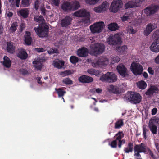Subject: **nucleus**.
Returning a JSON list of instances; mask_svg holds the SVG:
<instances>
[{
    "label": "nucleus",
    "instance_id": "40",
    "mask_svg": "<svg viewBox=\"0 0 159 159\" xmlns=\"http://www.w3.org/2000/svg\"><path fill=\"white\" fill-rule=\"evenodd\" d=\"M73 73V71L70 70H66L63 72H61L60 73V75L62 77H64L70 75Z\"/></svg>",
    "mask_w": 159,
    "mask_h": 159
},
{
    "label": "nucleus",
    "instance_id": "52",
    "mask_svg": "<svg viewBox=\"0 0 159 159\" xmlns=\"http://www.w3.org/2000/svg\"><path fill=\"white\" fill-rule=\"evenodd\" d=\"M121 20L124 22L129 20L127 13L125 14L122 17H121Z\"/></svg>",
    "mask_w": 159,
    "mask_h": 159
},
{
    "label": "nucleus",
    "instance_id": "29",
    "mask_svg": "<svg viewBox=\"0 0 159 159\" xmlns=\"http://www.w3.org/2000/svg\"><path fill=\"white\" fill-rule=\"evenodd\" d=\"M64 62L63 61L57 59L54 60L53 63V66L58 69H61L64 66Z\"/></svg>",
    "mask_w": 159,
    "mask_h": 159
},
{
    "label": "nucleus",
    "instance_id": "3",
    "mask_svg": "<svg viewBox=\"0 0 159 159\" xmlns=\"http://www.w3.org/2000/svg\"><path fill=\"white\" fill-rule=\"evenodd\" d=\"M123 137V133L121 132H119L114 137L116 139L112 141L111 143H109V145L112 148H115L117 147V144L118 143L119 147L120 148L122 144L125 143V141L124 140H121Z\"/></svg>",
    "mask_w": 159,
    "mask_h": 159
},
{
    "label": "nucleus",
    "instance_id": "1",
    "mask_svg": "<svg viewBox=\"0 0 159 159\" xmlns=\"http://www.w3.org/2000/svg\"><path fill=\"white\" fill-rule=\"evenodd\" d=\"M35 21L39 23H41L37 27H35L34 30L39 37L43 38L47 36L48 33V28L43 23L44 19L41 16H35Z\"/></svg>",
    "mask_w": 159,
    "mask_h": 159
},
{
    "label": "nucleus",
    "instance_id": "44",
    "mask_svg": "<svg viewBox=\"0 0 159 159\" xmlns=\"http://www.w3.org/2000/svg\"><path fill=\"white\" fill-rule=\"evenodd\" d=\"M129 20H132V21L136 20H135L136 16L135 13L134 12H132L130 13H127Z\"/></svg>",
    "mask_w": 159,
    "mask_h": 159
},
{
    "label": "nucleus",
    "instance_id": "34",
    "mask_svg": "<svg viewBox=\"0 0 159 159\" xmlns=\"http://www.w3.org/2000/svg\"><path fill=\"white\" fill-rule=\"evenodd\" d=\"M119 27L117 24L115 23H111L108 25V28L111 31H115L118 30Z\"/></svg>",
    "mask_w": 159,
    "mask_h": 159
},
{
    "label": "nucleus",
    "instance_id": "45",
    "mask_svg": "<svg viewBox=\"0 0 159 159\" xmlns=\"http://www.w3.org/2000/svg\"><path fill=\"white\" fill-rule=\"evenodd\" d=\"M70 61L72 64H75L78 61V57L74 56H72L70 57Z\"/></svg>",
    "mask_w": 159,
    "mask_h": 159
},
{
    "label": "nucleus",
    "instance_id": "19",
    "mask_svg": "<svg viewBox=\"0 0 159 159\" xmlns=\"http://www.w3.org/2000/svg\"><path fill=\"white\" fill-rule=\"evenodd\" d=\"M119 74L123 77H125L128 75L127 70L126 68L122 64L119 65L116 68Z\"/></svg>",
    "mask_w": 159,
    "mask_h": 159
},
{
    "label": "nucleus",
    "instance_id": "18",
    "mask_svg": "<svg viewBox=\"0 0 159 159\" xmlns=\"http://www.w3.org/2000/svg\"><path fill=\"white\" fill-rule=\"evenodd\" d=\"M159 121V119L158 118L151 119L149 121V128L153 134H156L157 133V127L154 125V124L155 122L158 123Z\"/></svg>",
    "mask_w": 159,
    "mask_h": 159
},
{
    "label": "nucleus",
    "instance_id": "39",
    "mask_svg": "<svg viewBox=\"0 0 159 159\" xmlns=\"http://www.w3.org/2000/svg\"><path fill=\"white\" fill-rule=\"evenodd\" d=\"M128 48L126 45H124L117 48L116 50L120 53L125 52L127 50Z\"/></svg>",
    "mask_w": 159,
    "mask_h": 159
},
{
    "label": "nucleus",
    "instance_id": "64",
    "mask_svg": "<svg viewBox=\"0 0 159 159\" xmlns=\"http://www.w3.org/2000/svg\"><path fill=\"white\" fill-rule=\"evenodd\" d=\"M6 14L8 17H11L12 16L13 13L11 12H6Z\"/></svg>",
    "mask_w": 159,
    "mask_h": 159
},
{
    "label": "nucleus",
    "instance_id": "7",
    "mask_svg": "<svg viewBox=\"0 0 159 159\" xmlns=\"http://www.w3.org/2000/svg\"><path fill=\"white\" fill-rule=\"evenodd\" d=\"M100 80L102 81L108 82H114L117 80V76L112 72H108L103 75L100 78Z\"/></svg>",
    "mask_w": 159,
    "mask_h": 159
},
{
    "label": "nucleus",
    "instance_id": "56",
    "mask_svg": "<svg viewBox=\"0 0 159 159\" xmlns=\"http://www.w3.org/2000/svg\"><path fill=\"white\" fill-rule=\"evenodd\" d=\"M148 72L151 75H153L154 74V70L151 67H149L147 70Z\"/></svg>",
    "mask_w": 159,
    "mask_h": 159
},
{
    "label": "nucleus",
    "instance_id": "22",
    "mask_svg": "<svg viewBox=\"0 0 159 159\" xmlns=\"http://www.w3.org/2000/svg\"><path fill=\"white\" fill-rule=\"evenodd\" d=\"M88 54V50L84 47L79 48L77 52V55L81 57H86L87 56Z\"/></svg>",
    "mask_w": 159,
    "mask_h": 159
},
{
    "label": "nucleus",
    "instance_id": "53",
    "mask_svg": "<svg viewBox=\"0 0 159 159\" xmlns=\"http://www.w3.org/2000/svg\"><path fill=\"white\" fill-rule=\"evenodd\" d=\"M57 52V49L55 48H52L51 50L48 51V52L49 54H52L53 53H56Z\"/></svg>",
    "mask_w": 159,
    "mask_h": 159
},
{
    "label": "nucleus",
    "instance_id": "47",
    "mask_svg": "<svg viewBox=\"0 0 159 159\" xmlns=\"http://www.w3.org/2000/svg\"><path fill=\"white\" fill-rule=\"evenodd\" d=\"M111 61L110 63L114 64L115 63L118 62L120 61V58L118 57H112L111 58Z\"/></svg>",
    "mask_w": 159,
    "mask_h": 159
},
{
    "label": "nucleus",
    "instance_id": "43",
    "mask_svg": "<svg viewBox=\"0 0 159 159\" xmlns=\"http://www.w3.org/2000/svg\"><path fill=\"white\" fill-rule=\"evenodd\" d=\"M123 122L122 119L118 120L115 124V128L116 129H118L121 127L123 125Z\"/></svg>",
    "mask_w": 159,
    "mask_h": 159
},
{
    "label": "nucleus",
    "instance_id": "35",
    "mask_svg": "<svg viewBox=\"0 0 159 159\" xmlns=\"http://www.w3.org/2000/svg\"><path fill=\"white\" fill-rule=\"evenodd\" d=\"M100 5L104 11L105 12L108 9L109 6V4L107 1H104Z\"/></svg>",
    "mask_w": 159,
    "mask_h": 159
},
{
    "label": "nucleus",
    "instance_id": "42",
    "mask_svg": "<svg viewBox=\"0 0 159 159\" xmlns=\"http://www.w3.org/2000/svg\"><path fill=\"white\" fill-rule=\"evenodd\" d=\"M93 11L96 13H102L105 12L100 5L94 8Z\"/></svg>",
    "mask_w": 159,
    "mask_h": 159
},
{
    "label": "nucleus",
    "instance_id": "54",
    "mask_svg": "<svg viewBox=\"0 0 159 159\" xmlns=\"http://www.w3.org/2000/svg\"><path fill=\"white\" fill-rule=\"evenodd\" d=\"M154 61L156 64H159V54L155 57Z\"/></svg>",
    "mask_w": 159,
    "mask_h": 159
},
{
    "label": "nucleus",
    "instance_id": "15",
    "mask_svg": "<svg viewBox=\"0 0 159 159\" xmlns=\"http://www.w3.org/2000/svg\"><path fill=\"white\" fill-rule=\"evenodd\" d=\"M159 7L156 5H152L147 7L143 10V12L147 16H151L155 13L158 9Z\"/></svg>",
    "mask_w": 159,
    "mask_h": 159
},
{
    "label": "nucleus",
    "instance_id": "36",
    "mask_svg": "<svg viewBox=\"0 0 159 159\" xmlns=\"http://www.w3.org/2000/svg\"><path fill=\"white\" fill-rule=\"evenodd\" d=\"M87 72L89 74L94 75L96 76H98L100 74V72L99 71L93 69L88 70Z\"/></svg>",
    "mask_w": 159,
    "mask_h": 159
},
{
    "label": "nucleus",
    "instance_id": "38",
    "mask_svg": "<svg viewBox=\"0 0 159 159\" xmlns=\"http://www.w3.org/2000/svg\"><path fill=\"white\" fill-rule=\"evenodd\" d=\"M133 146L132 143H129L128 144L127 147L125 148L124 151L126 153L132 152L133 149Z\"/></svg>",
    "mask_w": 159,
    "mask_h": 159
},
{
    "label": "nucleus",
    "instance_id": "21",
    "mask_svg": "<svg viewBox=\"0 0 159 159\" xmlns=\"http://www.w3.org/2000/svg\"><path fill=\"white\" fill-rule=\"evenodd\" d=\"M29 13V10L27 8L22 9L17 11V14L20 17L25 18L28 17Z\"/></svg>",
    "mask_w": 159,
    "mask_h": 159
},
{
    "label": "nucleus",
    "instance_id": "49",
    "mask_svg": "<svg viewBox=\"0 0 159 159\" xmlns=\"http://www.w3.org/2000/svg\"><path fill=\"white\" fill-rule=\"evenodd\" d=\"M17 26V23L14 22L13 23L10 28V30L12 32L15 31L16 30V27Z\"/></svg>",
    "mask_w": 159,
    "mask_h": 159
},
{
    "label": "nucleus",
    "instance_id": "33",
    "mask_svg": "<svg viewBox=\"0 0 159 159\" xmlns=\"http://www.w3.org/2000/svg\"><path fill=\"white\" fill-rule=\"evenodd\" d=\"M137 85L139 88L142 89H145L147 86L146 82L142 80L139 81L137 83Z\"/></svg>",
    "mask_w": 159,
    "mask_h": 159
},
{
    "label": "nucleus",
    "instance_id": "28",
    "mask_svg": "<svg viewBox=\"0 0 159 159\" xmlns=\"http://www.w3.org/2000/svg\"><path fill=\"white\" fill-rule=\"evenodd\" d=\"M158 90V89L157 87L151 86L146 92L145 94L147 95L150 96L153 95L154 93L156 92Z\"/></svg>",
    "mask_w": 159,
    "mask_h": 159
},
{
    "label": "nucleus",
    "instance_id": "23",
    "mask_svg": "<svg viewBox=\"0 0 159 159\" xmlns=\"http://www.w3.org/2000/svg\"><path fill=\"white\" fill-rule=\"evenodd\" d=\"M79 81L83 83H89L92 82L93 80V78L86 75H82L79 78Z\"/></svg>",
    "mask_w": 159,
    "mask_h": 159
},
{
    "label": "nucleus",
    "instance_id": "58",
    "mask_svg": "<svg viewBox=\"0 0 159 159\" xmlns=\"http://www.w3.org/2000/svg\"><path fill=\"white\" fill-rule=\"evenodd\" d=\"M35 50L36 51L39 52H43L45 51V50L42 48H35Z\"/></svg>",
    "mask_w": 159,
    "mask_h": 159
},
{
    "label": "nucleus",
    "instance_id": "57",
    "mask_svg": "<svg viewBox=\"0 0 159 159\" xmlns=\"http://www.w3.org/2000/svg\"><path fill=\"white\" fill-rule=\"evenodd\" d=\"M39 5V2L38 0L36 1L34 3V8L36 10H37L38 8Z\"/></svg>",
    "mask_w": 159,
    "mask_h": 159
},
{
    "label": "nucleus",
    "instance_id": "6",
    "mask_svg": "<svg viewBox=\"0 0 159 159\" xmlns=\"http://www.w3.org/2000/svg\"><path fill=\"white\" fill-rule=\"evenodd\" d=\"M123 6V2L121 0H114L110 6V11L112 13H117L122 7Z\"/></svg>",
    "mask_w": 159,
    "mask_h": 159
},
{
    "label": "nucleus",
    "instance_id": "17",
    "mask_svg": "<svg viewBox=\"0 0 159 159\" xmlns=\"http://www.w3.org/2000/svg\"><path fill=\"white\" fill-rule=\"evenodd\" d=\"M151 51L155 53L159 52V37L155 39L149 47Z\"/></svg>",
    "mask_w": 159,
    "mask_h": 159
},
{
    "label": "nucleus",
    "instance_id": "27",
    "mask_svg": "<svg viewBox=\"0 0 159 159\" xmlns=\"http://www.w3.org/2000/svg\"><path fill=\"white\" fill-rule=\"evenodd\" d=\"M65 89L66 88H61L58 89L56 88L55 89L58 95V97H62V99L63 100V101L64 102H65V100L63 97V96L66 93V91L65 90Z\"/></svg>",
    "mask_w": 159,
    "mask_h": 159
},
{
    "label": "nucleus",
    "instance_id": "10",
    "mask_svg": "<svg viewBox=\"0 0 159 159\" xmlns=\"http://www.w3.org/2000/svg\"><path fill=\"white\" fill-rule=\"evenodd\" d=\"M105 49L104 45L101 43H97L91 45L90 49L95 54L102 53Z\"/></svg>",
    "mask_w": 159,
    "mask_h": 159
},
{
    "label": "nucleus",
    "instance_id": "20",
    "mask_svg": "<svg viewBox=\"0 0 159 159\" xmlns=\"http://www.w3.org/2000/svg\"><path fill=\"white\" fill-rule=\"evenodd\" d=\"M138 3L136 0H131L125 4V7L126 9L138 7H139Z\"/></svg>",
    "mask_w": 159,
    "mask_h": 159
},
{
    "label": "nucleus",
    "instance_id": "55",
    "mask_svg": "<svg viewBox=\"0 0 159 159\" xmlns=\"http://www.w3.org/2000/svg\"><path fill=\"white\" fill-rule=\"evenodd\" d=\"M147 131V129L144 126L143 127V136L144 138L145 139H146L147 138L146 136V132Z\"/></svg>",
    "mask_w": 159,
    "mask_h": 159
},
{
    "label": "nucleus",
    "instance_id": "12",
    "mask_svg": "<svg viewBox=\"0 0 159 159\" xmlns=\"http://www.w3.org/2000/svg\"><path fill=\"white\" fill-rule=\"evenodd\" d=\"M130 70L135 75H141L143 71V67L138 63L133 62L130 66Z\"/></svg>",
    "mask_w": 159,
    "mask_h": 159
},
{
    "label": "nucleus",
    "instance_id": "8",
    "mask_svg": "<svg viewBox=\"0 0 159 159\" xmlns=\"http://www.w3.org/2000/svg\"><path fill=\"white\" fill-rule=\"evenodd\" d=\"M108 59L105 57H100L98 60L92 63V66L94 67H103L109 64Z\"/></svg>",
    "mask_w": 159,
    "mask_h": 159
},
{
    "label": "nucleus",
    "instance_id": "48",
    "mask_svg": "<svg viewBox=\"0 0 159 159\" xmlns=\"http://www.w3.org/2000/svg\"><path fill=\"white\" fill-rule=\"evenodd\" d=\"M64 84L67 85H71L72 84V81L69 78L64 79L62 81Z\"/></svg>",
    "mask_w": 159,
    "mask_h": 159
},
{
    "label": "nucleus",
    "instance_id": "37",
    "mask_svg": "<svg viewBox=\"0 0 159 159\" xmlns=\"http://www.w3.org/2000/svg\"><path fill=\"white\" fill-rule=\"evenodd\" d=\"M107 89L110 93H117L118 92L117 89L116 87L113 85H110L107 88Z\"/></svg>",
    "mask_w": 159,
    "mask_h": 159
},
{
    "label": "nucleus",
    "instance_id": "30",
    "mask_svg": "<svg viewBox=\"0 0 159 159\" xmlns=\"http://www.w3.org/2000/svg\"><path fill=\"white\" fill-rule=\"evenodd\" d=\"M17 56L22 59H25L27 57L28 55L24 49H20L19 50Z\"/></svg>",
    "mask_w": 159,
    "mask_h": 159
},
{
    "label": "nucleus",
    "instance_id": "9",
    "mask_svg": "<svg viewBox=\"0 0 159 159\" xmlns=\"http://www.w3.org/2000/svg\"><path fill=\"white\" fill-rule=\"evenodd\" d=\"M107 42L109 45H115L122 43L120 35L117 34L111 35L107 40Z\"/></svg>",
    "mask_w": 159,
    "mask_h": 159
},
{
    "label": "nucleus",
    "instance_id": "26",
    "mask_svg": "<svg viewBox=\"0 0 159 159\" xmlns=\"http://www.w3.org/2000/svg\"><path fill=\"white\" fill-rule=\"evenodd\" d=\"M24 41L26 44L30 45L31 44L32 41V38L30 36V32L26 31L24 35Z\"/></svg>",
    "mask_w": 159,
    "mask_h": 159
},
{
    "label": "nucleus",
    "instance_id": "59",
    "mask_svg": "<svg viewBox=\"0 0 159 159\" xmlns=\"http://www.w3.org/2000/svg\"><path fill=\"white\" fill-rule=\"evenodd\" d=\"M157 109L156 108H153L152 110V115H155L157 112Z\"/></svg>",
    "mask_w": 159,
    "mask_h": 159
},
{
    "label": "nucleus",
    "instance_id": "4",
    "mask_svg": "<svg viewBox=\"0 0 159 159\" xmlns=\"http://www.w3.org/2000/svg\"><path fill=\"white\" fill-rule=\"evenodd\" d=\"M73 15L74 16L79 17H87V19L85 20H82L83 22L84 23H89L90 21V13L85 9H80L74 13Z\"/></svg>",
    "mask_w": 159,
    "mask_h": 159
},
{
    "label": "nucleus",
    "instance_id": "41",
    "mask_svg": "<svg viewBox=\"0 0 159 159\" xmlns=\"http://www.w3.org/2000/svg\"><path fill=\"white\" fill-rule=\"evenodd\" d=\"M127 32L129 34H134L136 33L137 31L136 30H134L133 27L131 25H129L126 29Z\"/></svg>",
    "mask_w": 159,
    "mask_h": 159
},
{
    "label": "nucleus",
    "instance_id": "32",
    "mask_svg": "<svg viewBox=\"0 0 159 159\" xmlns=\"http://www.w3.org/2000/svg\"><path fill=\"white\" fill-rule=\"evenodd\" d=\"M7 49L10 53H13L15 52V48L13 43L11 42H8L7 43Z\"/></svg>",
    "mask_w": 159,
    "mask_h": 159
},
{
    "label": "nucleus",
    "instance_id": "50",
    "mask_svg": "<svg viewBox=\"0 0 159 159\" xmlns=\"http://www.w3.org/2000/svg\"><path fill=\"white\" fill-rule=\"evenodd\" d=\"M159 38V29L154 31L152 35V38L153 39H157Z\"/></svg>",
    "mask_w": 159,
    "mask_h": 159
},
{
    "label": "nucleus",
    "instance_id": "61",
    "mask_svg": "<svg viewBox=\"0 0 159 159\" xmlns=\"http://www.w3.org/2000/svg\"><path fill=\"white\" fill-rule=\"evenodd\" d=\"M40 9L43 15H44L45 13V10L44 7H41Z\"/></svg>",
    "mask_w": 159,
    "mask_h": 159
},
{
    "label": "nucleus",
    "instance_id": "5",
    "mask_svg": "<svg viewBox=\"0 0 159 159\" xmlns=\"http://www.w3.org/2000/svg\"><path fill=\"white\" fill-rule=\"evenodd\" d=\"M105 26L103 21H99L94 23L90 26V30L93 34H98L101 32Z\"/></svg>",
    "mask_w": 159,
    "mask_h": 159
},
{
    "label": "nucleus",
    "instance_id": "62",
    "mask_svg": "<svg viewBox=\"0 0 159 159\" xmlns=\"http://www.w3.org/2000/svg\"><path fill=\"white\" fill-rule=\"evenodd\" d=\"M48 18H49L50 17V19H51V20H52V19H51V18L53 16V15L52 14V12L50 11H49L48 12Z\"/></svg>",
    "mask_w": 159,
    "mask_h": 159
},
{
    "label": "nucleus",
    "instance_id": "13",
    "mask_svg": "<svg viewBox=\"0 0 159 159\" xmlns=\"http://www.w3.org/2000/svg\"><path fill=\"white\" fill-rule=\"evenodd\" d=\"M146 150V148L144 144L141 143L140 144L136 145L134 148V156L139 158L141 157L139 153L145 152Z\"/></svg>",
    "mask_w": 159,
    "mask_h": 159
},
{
    "label": "nucleus",
    "instance_id": "2",
    "mask_svg": "<svg viewBox=\"0 0 159 159\" xmlns=\"http://www.w3.org/2000/svg\"><path fill=\"white\" fill-rule=\"evenodd\" d=\"M80 7V5L79 1L75 0L70 2L65 1L62 4L61 7L64 11H75Z\"/></svg>",
    "mask_w": 159,
    "mask_h": 159
},
{
    "label": "nucleus",
    "instance_id": "60",
    "mask_svg": "<svg viewBox=\"0 0 159 159\" xmlns=\"http://www.w3.org/2000/svg\"><path fill=\"white\" fill-rule=\"evenodd\" d=\"M25 24L24 23H22L21 24L20 26V30L21 31H22L24 28H25Z\"/></svg>",
    "mask_w": 159,
    "mask_h": 159
},
{
    "label": "nucleus",
    "instance_id": "14",
    "mask_svg": "<svg viewBox=\"0 0 159 159\" xmlns=\"http://www.w3.org/2000/svg\"><path fill=\"white\" fill-rule=\"evenodd\" d=\"M20 0H10V2L12 5H15L17 7H19ZM30 4V0H22L21 5L22 7H26Z\"/></svg>",
    "mask_w": 159,
    "mask_h": 159
},
{
    "label": "nucleus",
    "instance_id": "25",
    "mask_svg": "<svg viewBox=\"0 0 159 159\" xmlns=\"http://www.w3.org/2000/svg\"><path fill=\"white\" fill-rule=\"evenodd\" d=\"M72 19L69 16L66 17L61 21V25L62 27H66L71 24Z\"/></svg>",
    "mask_w": 159,
    "mask_h": 159
},
{
    "label": "nucleus",
    "instance_id": "16",
    "mask_svg": "<svg viewBox=\"0 0 159 159\" xmlns=\"http://www.w3.org/2000/svg\"><path fill=\"white\" fill-rule=\"evenodd\" d=\"M157 24L155 23H150L147 24L143 31L144 35H149L153 30L157 28Z\"/></svg>",
    "mask_w": 159,
    "mask_h": 159
},
{
    "label": "nucleus",
    "instance_id": "46",
    "mask_svg": "<svg viewBox=\"0 0 159 159\" xmlns=\"http://www.w3.org/2000/svg\"><path fill=\"white\" fill-rule=\"evenodd\" d=\"M99 0H85L86 3L90 5H94L97 3Z\"/></svg>",
    "mask_w": 159,
    "mask_h": 159
},
{
    "label": "nucleus",
    "instance_id": "24",
    "mask_svg": "<svg viewBox=\"0 0 159 159\" xmlns=\"http://www.w3.org/2000/svg\"><path fill=\"white\" fill-rule=\"evenodd\" d=\"M43 60L39 58L35 59L33 61V64L35 67L38 70L41 69Z\"/></svg>",
    "mask_w": 159,
    "mask_h": 159
},
{
    "label": "nucleus",
    "instance_id": "63",
    "mask_svg": "<svg viewBox=\"0 0 159 159\" xmlns=\"http://www.w3.org/2000/svg\"><path fill=\"white\" fill-rule=\"evenodd\" d=\"M102 91V90L100 88H98L96 89V92L98 93H101Z\"/></svg>",
    "mask_w": 159,
    "mask_h": 159
},
{
    "label": "nucleus",
    "instance_id": "51",
    "mask_svg": "<svg viewBox=\"0 0 159 159\" xmlns=\"http://www.w3.org/2000/svg\"><path fill=\"white\" fill-rule=\"evenodd\" d=\"M50 2L52 5L58 6L60 3V0H50Z\"/></svg>",
    "mask_w": 159,
    "mask_h": 159
},
{
    "label": "nucleus",
    "instance_id": "31",
    "mask_svg": "<svg viewBox=\"0 0 159 159\" xmlns=\"http://www.w3.org/2000/svg\"><path fill=\"white\" fill-rule=\"evenodd\" d=\"M11 62L10 59L7 56H5L3 58V64L4 66L7 68L10 67L11 65Z\"/></svg>",
    "mask_w": 159,
    "mask_h": 159
},
{
    "label": "nucleus",
    "instance_id": "11",
    "mask_svg": "<svg viewBox=\"0 0 159 159\" xmlns=\"http://www.w3.org/2000/svg\"><path fill=\"white\" fill-rule=\"evenodd\" d=\"M126 96L129 100L135 103H139L141 100V97L140 95L138 93L129 92L127 93Z\"/></svg>",
    "mask_w": 159,
    "mask_h": 159
}]
</instances>
